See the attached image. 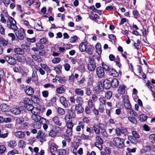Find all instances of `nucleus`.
<instances>
[{
    "label": "nucleus",
    "instance_id": "nucleus-58",
    "mask_svg": "<svg viewBox=\"0 0 155 155\" xmlns=\"http://www.w3.org/2000/svg\"><path fill=\"white\" fill-rule=\"evenodd\" d=\"M96 142L103 143V140L101 138L99 135H97L95 138Z\"/></svg>",
    "mask_w": 155,
    "mask_h": 155
},
{
    "label": "nucleus",
    "instance_id": "nucleus-10",
    "mask_svg": "<svg viewBox=\"0 0 155 155\" xmlns=\"http://www.w3.org/2000/svg\"><path fill=\"white\" fill-rule=\"evenodd\" d=\"M24 91L26 94L29 95L31 96L34 93V90L33 88L29 86H26L24 88Z\"/></svg>",
    "mask_w": 155,
    "mask_h": 155
},
{
    "label": "nucleus",
    "instance_id": "nucleus-37",
    "mask_svg": "<svg viewBox=\"0 0 155 155\" xmlns=\"http://www.w3.org/2000/svg\"><path fill=\"white\" fill-rule=\"evenodd\" d=\"M24 105L29 104L32 103V101L28 98H25L23 100Z\"/></svg>",
    "mask_w": 155,
    "mask_h": 155
},
{
    "label": "nucleus",
    "instance_id": "nucleus-34",
    "mask_svg": "<svg viewBox=\"0 0 155 155\" xmlns=\"http://www.w3.org/2000/svg\"><path fill=\"white\" fill-rule=\"evenodd\" d=\"M94 50V47L91 45H89L87 46L85 51L87 53L89 54H91Z\"/></svg>",
    "mask_w": 155,
    "mask_h": 155
},
{
    "label": "nucleus",
    "instance_id": "nucleus-53",
    "mask_svg": "<svg viewBox=\"0 0 155 155\" xmlns=\"http://www.w3.org/2000/svg\"><path fill=\"white\" fill-rule=\"evenodd\" d=\"M24 106L27 110L30 111H31L32 109H33V107H34L31 104L26 105H24Z\"/></svg>",
    "mask_w": 155,
    "mask_h": 155
},
{
    "label": "nucleus",
    "instance_id": "nucleus-14",
    "mask_svg": "<svg viewBox=\"0 0 155 155\" xmlns=\"http://www.w3.org/2000/svg\"><path fill=\"white\" fill-rule=\"evenodd\" d=\"M14 135L17 137L23 139L25 136V133L24 131H17L14 132Z\"/></svg>",
    "mask_w": 155,
    "mask_h": 155
},
{
    "label": "nucleus",
    "instance_id": "nucleus-54",
    "mask_svg": "<svg viewBox=\"0 0 155 155\" xmlns=\"http://www.w3.org/2000/svg\"><path fill=\"white\" fill-rule=\"evenodd\" d=\"M58 114L61 115H64L65 113V111L64 109L60 107L58 108Z\"/></svg>",
    "mask_w": 155,
    "mask_h": 155
},
{
    "label": "nucleus",
    "instance_id": "nucleus-36",
    "mask_svg": "<svg viewBox=\"0 0 155 155\" xmlns=\"http://www.w3.org/2000/svg\"><path fill=\"white\" fill-rule=\"evenodd\" d=\"M32 80L36 81L38 80V76L36 71H33L32 75Z\"/></svg>",
    "mask_w": 155,
    "mask_h": 155
},
{
    "label": "nucleus",
    "instance_id": "nucleus-50",
    "mask_svg": "<svg viewBox=\"0 0 155 155\" xmlns=\"http://www.w3.org/2000/svg\"><path fill=\"white\" fill-rule=\"evenodd\" d=\"M139 118L140 121H143L147 119V116L144 114H142L139 116Z\"/></svg>",
    "mask_w": 155,
    "mask_h": 155
},
{
    "label": "nucleus",
    "instance_id": "nucleus-15",
    "mask_svg": "<svg viewBox=\"0 0 155 155\" xmlns=\"http://www.w3.org/2000/svg\"><path fill=\"white\" fill-rule=\"evenodd\" d=\"M0 108L2 111L6 112L10 110L9 106L5 103H2L0 105Z\"/></svg>",
    "mask_w": 155,
    "mask_h": 155
},
{
    "label": "nucleus",
    "instance_id": "nucleus-64",
    "mask_svg": "<svg viewBox=\"0 0 155 155\" xmlns=\"http://www.w3.org/2000/svg\"><path fill=\"white\" fill-rule=\"evenodd\" d=\"M42 93L43 96L45 98H47L48 96V91H44L42 92Z\"/></svg>",
    "mask_w": 155,
    "mask_h": 155
},
{
    "label": "nucleus",
    "instance_id": "nucleus-46",
    "mask_svg": "<svg viewBox=\"0 0 155 155\" xmlns=\"http://www.w3.org/2000/svg\"><path fill=\"white\" fill-rule=\"evenodd\" d=\"M6 150L5 146L3 145H0V155L4 153Z\"/></svg>",
    "mask_w": 155,
    "mask_h": 155
},
{
    "label": "nucleus",
    "instance_id": "nucleus-55",
    "mask_svg": "<svg viewBox=\"0 0 155 155\" xmlns=\"http://www.w3.org/2000/svg\"><path fill=\"white\" fill-rule=\"evenodd\" d=\"M58 152L59 155H65L66 153V150L64 149L59 150Z\"/></svg>",
    "mask_w": 155,
    "mask_h": 155
},
{
    "label": "nucleus",
    "instance_id": "nucleus-25",
    "mask_svg": "<svg viewBox=\"0 0 155 155\" xmlns=\"http://www.w3.org/2000/svg\"><path fill=\"white\" fill-rule=\"evenodd\" d=\"M56 78H57V81L61 84L64 83L67 80V79L65 77H62L60 76L56 75Z\"/></svg>",
    "mask_w": 155,
    "mask_h": 155
},
{
    "label": "nucleus",
    "instance_id": "nucleus-56",
    "mask_svg": "<svg viewBox=\"0 0 155 155\" xmlns=\"http://www.w3.org/2000/svg\"><path fill=\"white\" fill-rule=\"evenodd\" d=\"M133 136L135 139L139 138L140 137V136L138 134L136 131H132V132Z\"/></svg>",
    "mask_w": 155,
    "mask_h": 155
},
{
    "label": "nucleus",
    "instance_id": "nucleus-35",
    "mask_svg": "<svg viewBox=\"0 0 155 155\" xmlns=\"http://www.w3.org/2000/svg\"><path fill=\"white\" fill-rule=\"evenodd\" d=\"M79 143L78 142H74L73 143V145L74 146V149L73 150V153L75 155H76L77 154V148L79 146Z\"/></svg>",
    "mask_w": 155,
    "mask_h": 155
},
{
    "label": "nucleus",
    "instance_id": "nucleus-21",
    "mask_svg": "<svg viewBox=\"0 0 155 155\" xmlns=\"http://www.w3.org/2000/svg\"><path fill=\"white\" fill-rule=\"evenodd\" d=\"M126 86L124 85H120L118 90V93L120 94H123L125 92V88Z\"/></svg>",
    "mask_w": 155,
    "mask_h": 155
},
{
    "label": "nucleus",
    "instance_id": "nucleus-27",
    "mask_svg": "<svg viewBox=\"0 0 155 155\" xmlns=\"http://www.w3.org/2000/svg\"><path fill=\"white\" fill-rule=\"evenodd\" d=\"M95 48L97 51V52L99 55L101 54L102 51L101 48V45L100 43H98L97 44Z\"/></svg>",
    "mask_w": 155,
    "mask_h": 155
},
{
    "label": "nucleus",
    "instance_id": "nucleus-22",
    "mask_svg": "<svg viewBox=\"0 0 155 155\" xmlns=\"http://www.w3.org/2000/svg\"><path fill=\"white\" fill-rule=\"evenodd\" d=\"M87 44L86 42H82L79 45V49L81 52H83L85 51L86 48V45Z\"/></svg>",
    "mask_w": 155,
    "mask_h": 155
},
{
    "label": "nucleus",
    "instance_id": "nucleus-61",
    "mask_svg": "<svg viewBox=\"0 0 155 155\" xmlns=\"http://www.w3.org/2000/svg\"><path fill=\"white\" fill-rule=\"evenodd\" d=\"M64 67L65 70L67 71H69L71 68L70 65L68 63L64 64Z\"/></svg>",
    "mask_w": 155,
    "mask_h": 155
},
{
    "label": "nucleus",
    "instance_id": "nucleus-12",
    "mask_svg": "<svg viewBox=\"0 0 155 155\" xmlns=\"http://www.w3.org/2000/svg\"><path fill=\"white\" fill-rule=\"evenodd\" d=\"M68 115L69 116V117L70 118H74L76 116V113L75 111L73 110L72 108H71L69 109L68 110ZM67 117H65V120H67L68 119Z\"/></svg>",
    "mask_w": 155,
    "mask_h": 155
},
{
    "label": "nucleus",
    "instance_id": "nucleus-3",
    "mask_svg": "<svg viewBox=\"0 0 155 155\" xmlns=\"http://www.w3.org/2000/svg\"><path fill=\"white\" fill-rule=\"evenodd\" d=\"M61 129L58 126H54L53 127L52 129L49 133V135L52 138L56 137L57 134L61 132Z\"/></svg>",
    "mask_w": 155,
    "mask_h": 155
},
{
    "label": "nucleus",
    "instance_id": "nucleus-8",
    "mask_svg": "<svg viewBox=\"0 0 155 155\" xmlns=\"http://www.w3.org/2000/svg\"><path fill=\"white\" fill-rule=\"evenodd\" d=\"M116 133L118 136L123 134L125 136L127 134V130L124 128H117L116 129Z\"/></svg>",
    "mask_w": 155,
    "mask_h": 155
},
{
    "label": "nucleus",
    "instance_id": "nucleus-16",
    "mask_svg": "<svg viewBox=\"0 0 155 155\" xmlns=\"http://www.w3.org/2000/svg\"><path fill=\"white\" fill-rule=\"evenodd\" d=\"M11 112L14 115H18L21 113V110L20 107L14 108L10 110Z\"/></svg>",
    "mask_w": 155,
    "mask_h": 155
},
{
    "label": "nucleus",
    "instance_id": "nucleus-7",
    "mask_svg": "<svg viewBox=\"0 0 155 155\" xmlns=\"http://www.w3.org/2000/svg\"><path fill=\"white\" fill-rule=\"evenodd\" d=\"M53 124L55 125L58 126H60L62 124V118L60 117L55 116L53 117L52 119Z\"/></svg>",
    "mask_w": 155,
    "mask_h": 155
},
{
    "label": "nucleus",
    "instance_id": "nucleus-39",
    "mask_svg": "<svg viewBox=\"0 0 155 155\" xmlns=\"http://www.w3.org/2000/svg\"><path fill=\"white\" fill-rule=\"evenodd\" d=\"M24 118L23 116L18 117L16 118V121L17 123L19 124L23 123L24 122Z\"/></svg>",
    "mask_w": 155,
    "mask_h": 155
},
{
    "label": "nucleus",
    "instance_id": "nucleus-45",
    "mask_svg": "<svg viewBox=\"0 0 155 155\" xmlns=\"http://www.w3.org/2000/svg\"><path fill=\"white\" fill-rule=\"evenodd\" d=\"M0 43L3 46H5L7 45L8 44V42L5 40L3 38H0Z\"/></svg>",
    "mask_w": 155,
    "mask_h": 155
},
{
    "label": "nucleus",
    "instance_id": "nucleus-42",
    "mask_svg": "<svg viewBox=\"0 0 155 155\" xmlns=\"http://www.w3.org/2000/svg\"><path fill=\"white\" fill-rule=\"evenodd\" d=\"M128 119L130 122L136 124L137 123V119L134 117L129 116L128 117Z\"/></svg>",
    "mask_w": 155,
    "mask_h": 155
},
{
    "label": "nucleus",
    "instance_id": "nucleus-33",
    "mask_svg": "<svg viewBox=\"0 0 155 155\" xmlns=\"http://www.w3.org/2000/svg\"><path fill=\"white\" fill-rule=\"evenodd\" d=\"M67 118L69 119V120H68V121L69 122L66 124V126L67 127V128L72 129L73 125L72 123L71 122L72 119L70 117H68Z\"/></svg>",
    "mask_w": 155,
    "mask_h": 155
},
{
    "label": "nucleus",
    "instance_id": "nucleus-57",
    "mask_svg": "<svg viewBox=\"0 0 155 155\" xmlns=\"http://www.w3.org/2000/svg\"><path fill=\"white\" fill-rule=\"evenodd\" d=\"M112 93L110 91H107L105 94V96L106 98L108 99H110L112 97Z\"/></svg>",
    "mask_w": 155,
    "mask_h": 155
},
{
    "label": "nucleus",
    "instance_id": "nucleus-41",
    "mask_svg": "<svg viewBox=\"0 0 155 155\" xmlns=\"http://www.w3.org/2000/svg\"><path fill=\"white\" fill-rule=\"evenodd\" d=\"M37 134L38 135L36 137L37 138H45V133H42L40 131H39L38 132Z\"/></svg>",
    "mask_w": 155,
    "mask_h": 155
},
{
    "label": "nucleus",
    "instance_id": "nucleus-30",
    "mask_svg": "<svg viewBox=\"0 0 155 155\" xmlns=\"http://www.w3.org/2000/svg\"><path fill=\"white\" fill-rule=\"evenodd\" d=\"M40 66L42 68L47 71L48 73H51V70L48 65L45 64H40Z\"/></svg>",
    "mask_w": 155,
    "mask_h": 155
},
{
    "label": "nucleus",
    "instance_id": "nucleus-4",
    "mask_svg": "<svg viewBox=\"0 0 155 155\" xmlns=\"http://www.w3.org/2000/svg\"><path fill=\"white\" fill-rule=\"evenodd\" d=\"M15 31V34L18 38L21 40H23L26 35L24 29L21 28Z\"/></svg>",
    "mask_w": 155,
    "mask_h": 155
},
{
    "label": "nucleus",
    "instance_id": "nucleus-20",
    "mask_svg": "<svg viewBox=\"0 0 155 155\" xmlns=\"http://www.w3.org/2000/svg\"><path fill=\"white\" fill-rule=\"evenodd\" d=\"M75 109L79 113H82L83 112L84 109L82 106L79 104L75 105Z\"/></svg>",
    "mask_w": 155,
    "mask_h": 155
},
{
    "label": "nucleus",
    "instance_id": "nucleus-40",
    "mask_svg": "<svg viewBox=\"0 0 155 155\" xmlns=\"http://www.w3.org/2000/svg\"><path fill=\"white\" fill-rule=\"evenodd\" d=\"M100 130H101V135L104 137H107L108 136V134H107L105 130L104 129L103 127H100Z\"/></svg>",
    "mask_w": 155,
    "mask_h": 155
},
{
    "label": "nucleus",
    "instance_id": "nucleus-24",
    "mask_svg": "<svg viewBox=\"0 0 155 155\" xmlns=\"http://www.w3.org/2000/svg\"><path fill=\"white\" fill-rule=\"evenodd\" d=\"M100 124H99V126L97 125H94L93 127V129L95 132L97 134H99L100 132V127H102L101 126H100Z\"/></svg>",
    "mask_w": 155,
    "mask_h": 155
},
{
    "label": "nucleus",
    "instance_id": "nucleus-51",
    "mask_svg": "<svg viewBox=\"0 0 155 155\" xmlns=\"http://www.w3.org/2000/svg\"><path fill=\"white\" fill-rule=\"evenodd\" d=\"M124 107L127 110H130L131 108V106L129 101L124 103Z\"/></svg>",
    "mask_w": 155,
    "mask_h": 155
},
{
    "label": "nucleus",
    "instance_id": "nucleus-29",
    "mask_svg": "<svg viewBox=\"0 0 155 155\" xmlns=\"http://www.w3.org/2000/svg\"><path fill=\"white\" fill-rule=\"evenodd\" d=\"M109 74L110 75L112 76L113 77H117L119 75L118 73L116 71L113 69L109 70Z\"/></svg>",
    "mask_w": 155,
    "mask_h": 155
},
{
    "label": "nucleus",
    "instance_id": "nucleus-19",
    "mask_svg": "<svg viewBox=\"0 0 155 155\" xmlns=\"http://www.w3.org/2000/svg\"><path fill=\"white\" fill-rule=\"evenodd\" d=\"M60 101L61 103L63 105L64 108H66L68 106L67 101L66 98L63 96H61L60 98Z\"/></svg>",
    "mask_w": 155,
    "mask_h": 155
},
{
    "label": "nucleus",
    "instance_id": "nucleus-11",
    "mask_svg": "<svg viewBox=\"0 0 155 155\" xmlns=\"http://www.w3.org/2000/svg\"><path fill=\"white\" fill-rule=\"evenodd\" d=\"M32 120L36 122H39L40 123H42V122L44 120H46L43 117H41L39 115H32L31 117Z\"/></svg>",
    "mask_w": 155,
    "mask_h": 155
},
{
    "label": "nucleus",
    "instance_id": "nucleus-23",
    "mask_svg": "<svg viewBox=\"0 0 155 155\" xmlns=\"http://www.w3.org/2000/svg\"><path fill=\"white\" fill-rule=\"evenodd\" d=\"M111 84V86L113 88L117 87L119 85V82L117 79L114 78L112 81L110 82Z\"/></svg>",
    "mask_w": 155,
    "mask_h": 155
},
{
    "label": "nucleus",
    "instance_id": "nucleus-26",
    "mask_svg": "<svg viewBox=\"0 0 155 155\" xmlns=\"http://www.w3.org/2000/svg\"><path fill=\"white\" fill-rule=\"evenodd\" d=\"M65 91V89L63 85L57 88L56 92L58 94H61L64 93Z\"/></svg>",
    "mask_w": 155,
    "mask_h": 155
},
{
    "label": "nucleus",
    "instance_id": "nucleus-43",
    "mask_svg": "<svg viewBox=\"0 0 155 155\" xmlns=\"http://www.w3.org/2000/svg\"><path fill=\"white\" fill-rule=\"evenodd\" d=\"M50 150L51 152L52 153L56 152L57 150V149L54 144H51L50 146Z\"/></svg>",
    "mask_w": 155,
    "mask_h": 155
},
{
    "label": "nucleus",
    "instance_id": "nucleus-2",
    "mask_svg": "<svg viewBox=\"0 0 155 155\" xmlns=\"http://www.w3.org/2000/svg\"><path fill=\"white\" fill-rule=\"evenodd\" d=\"M114 145L116 147L122 149L124 146V140L119 137H115L113 140Z\"/></svg>",
    "mask_w": 155,
    "mask_h": 155
},
{
    "label": "nucleus",
    "instance_id": "nucleus-13",
    "mask_svg": "<svg viewBox=\"0 0 155 155\" xmlns=\"http://www.w3.org/2000/svg\"><path fill=\"white\" fill-rule=\"evenodd\" d=\"M103 90L104 87L102 86V82H98L97 86L95 87V92L97 94H99Z\"/></svg>",
    "mask_w": 155,
    "mask_h": 155
},
{
    "label": "nucleus",
    "instance_id": "nucleus-52",
    "mask_svg": "<svg viewBox=\"0 0 155 155\" xmlns=\"http://www.w3.org/2000/svg\"><path fill=\"white\" fill-rule=\"evenodd\" d=\"M102 68L103 69V70L105 71H109V66L108 65H107L104 63H102Z\"/></svg>",
    "mask_w": 155,
    "mask_h": 155
},
{
    "label": "nucleus",
    "instance_id": "nucleus-49",
    "mask_svg": "<svg viewBox=\"0 0 155 155\" xmlns=\"http://www.w3.org/2000/svg\"><path fill=\"white\" fill-rule=\"evenodd\" d=\"M16 145L15 140H13L9 141L8 143V145L10 147H14Z\"/></svg>",
    "mask_w": 155,
    "mask_h": 155
},
{
    "label": "nucleus",
    "instance_id": "nucleus-63",
    "mask_svg": "<svg viewBox=\"0 0 155 155\" xmlns=\"http://www.w3.org/2000/svg\"><path fill=\"white\" fill-rule=\"evenodd\" d=\"M85 94L88 96H90L91 94V91L89 87L86 88L85 89Z\"/></svg>",
    "mask_w": 155,
    "mask_h": 155
},
{
    "label": "nucleus",
    "instance_id": "nucleus-6",
    "mask_svg": "<svg viewBox=\"0 0 155 155\" xmlns=\"http://www.w3.org/2000/svg\"><path fill=\"white\" fill-rule=\"evenodd\" d=\"M6 62L10 65H14L16 63V59L10 55H5L3 57Z\"/></svg>",
    "mask_w": 155,
    "mask_h": 155
},
{
    "label": "nucleus",
    "instance_id": "nucleus-17",
    "mask_svg": "<svg viewBox=\"0 0 155 155\" xmlns=\"http://www.w3.org/2000/svg\"><path fill=\"white\" fill-rule=\"evenodd\" d=\"M103 84L104 88L106 89H109L111 87L110 81L107 79L104 80L103 81Z\"/></svg>",
    "mask_w": 155,
    "mask_h": 155
},
{
    "label": "nucleus",
    "instance_id": "nucleus-48",
    "mask_svg": "<svg viewBox=\"0 0 155 155\" xmlns=\"http://www.w3.org/2000/svg\"><path fill=\"white\" fill-rule=\"evenodd\" d=\"M31 101H32V102L34 101V102L35 103H38L39 102V99L38 97L35 96H31Z\"/></svg>",
    "mask_w": 155,
    "mask_h": 155
},
{
    "label": "nucleus",
    "instance_id": "nucleus-47",
    "mask_svg": "<svg viewBox=\"0 0 155 155\" xmlns=\"http://www.w3.org/2000/svg\"><path fill=\"white\" fill-rule=\"evenodd\" d=\"M103 143H100L97 142H95L94 143V145L95 146L97 147L99 149L101 150L102 148V145L103 144Z\"/></svg>",
    "mask_w": 155,
    "mask_h": 155
},
{
    "label": "nucleus",
    "instance_id": "nucleus-59",
    "mask_svg": "<svg viewBox=\"0 0 155 155\" xmlns=\"http://www.w3.org/2000/svg\"><path fill=\"white\" fill-rule=\"evenodd\" d=\"M92 99H89L88 102V107L90 108H92L93 107H94V105L93 103L92 102Z\"/></svg>",
    "mask_w": 155,
    "mask_h": 155
},
{
    "label": "nucleus",
    "instance_id": "nucleus-1",
    "mask_svg": "<svg viewBox=\"0 0 155 155\" xmlns=\"http://www.w3.org/2000/svg\"><path fill=\"white\" fill-rule=\"evenodd\" d=\"M16 22L14 19L12 17L9 16L7 22V27L11 29L14 30L15 32L18 29L16 25Z\"/></svg>",
    "mask_w": 155,
    "mask_h": 155
},
{
    "label": "nucleus",
    "instance_id": "nucleus-60",
    "mask_svg": "<svg viewBox=\"0 0 155 155\" xmlns=\"http://www.w3.org/2000/svg\"><path fill=\"white\" fill-rule=\"evenodd\" d=\"M132 14L135 18H137L139 16L138 12L136 10H133L132 11Z\"/></svg>",
    "mask_w": 155,
    "mask_h": 155
},
{
    "label": "nucleus",
    "instance_id": "nucleus-44",
    "mask_svg": "<svg viewBox=\"0 0 155 155\" xmlns=\"http://www.w3.org/2000/svg\"><path fill=\"white\" fill-rule=\"evenodd\" d=\"M31 112L33 114L32 115H36L38 114L39 110L37 108L34 107L33 109H32Z\"/></svg>",
    "mask_w": 155,
    "mask_h": 155
},
{
    "label": "nucleus",
    "instance_id": "nucleus-32",
    "mask_svg": "<svg viewBox=\"0 0 155 155\" xmlns=\"http://www.w3.org/2000/svg\"><path fill=\"white\" fill-rule=\"evenodd\" d=\"M75 92L77 94L80 96H83L84 95V91L81 89L77 88L75 89Z\"/></svg>",
    "mask_w": 155,
    "mask_h": 155
},
{
    "label": "nucleus",
    "instance_id": "nucleus-31",
    "mask_svg": "<svg viewBox=\"0 0 155 155\" xmlns=\"http://www.w3.org/2000/svg\"><path fill=\"white\" fill-rule=\"evenodd\" d=\"M84 124L83 122H80L79 123V125L76 128V130L78 131H80L81 130V128L83 129L84 127Z\"/></svg>",
    "mask_w": 155,
    "mask_h": 155
},
{
    "label": "nucleus",
    "instance_id": "nucleus-18",
    "mask_svg": "<svg viewBox=\"0 0 155 155\" xmlns=\"http://www.w3.org/2000/svg\"><path fill=\"white\" fill-rule=\"evenodd\" d=\"M14 51L16 54L19 55H23L25 54V51L21 48H18L14 49Z\"/></svg>",
    "mask_w": 155,
    "mask_h": 155
},
{
    "label": "nucleus",
    "instance_id": "nucleus-9",
    "mask_svg": "<svg viewBox=\"0 0 155 155\" xmlns=\"http://www.w3.org/2000/svg\"><path fill=\"white\" fill-rule=\"evenodd\" d=\"M96 74L99 78H103L105 76V72L101 67H99L96 68Z\"/></svg>",
    "mask_w": 155,
    "mask_h": 155
},
{
    "label": "nucleus",
    "instance_id": "nucleus-28",
    "mask_svg": "<svg viewBox=\"0 0 155 155\" xmlns=\"http://www.w3.org/2000/svg\"><path fill=\"white\" fill-rule=\"evenodd\" d=\"M54 70L57 74H61V72L62 66L60 64H58L56 67H54Z\"/></svg>",
    "mask_w": 155,
    "mask_h": 155
},
{
    "label": "nucleus",
    "instance_id": "nucleus-38",
    "mask_svg": "<svg viewBox=\"0 0 155 155\" xmlns=\"http://www.w3.org/2000/svg\"><path fill=\"white\" fill-rule=\"evenodd\" d=\"M128 139L132 143L136 144L137 143V140L132 136H128Z\"/></svg>",
    "mask_w": 155,
    "mask_h": 155
},
{
    "label": "nucleus",
    "instance_id": "nucleus-5",
    "mask_svg": "<svg viewBox=\"0 0 155 155\" xmlns=\"http://www.w3.org/2000/svg\"><path fill=\"white\" fill-rule=\"evenodd\" d=\"M87 69L90 71H94L96 67V64L93 58H89V61L87 64Z\"/></svg>",
    "mask_w": 155,
    "mask_h": 155
},
{
    "label": "nucleus",
    "instance_id": "nucleus-62",
    "mask_svg": "<svg viewBox=\"0 0 155 155\" xmlns=\"http://www.w3.org/2000/svg\"><path fill=\"white\" fill-rule=\"evenodd\" d=\"M61 61V59L59 58H53L52 60V62L53 63L57 64L59 63Z\"/></svg>",
    "mask_w": 155,
    "mask_h": 155
}]
</instances>
